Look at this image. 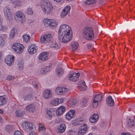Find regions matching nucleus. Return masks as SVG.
<instances>
[{
    "label": "nucleus",
    "instance_id": "nucleus-1",
    "mask_svg": "<svg viewBox=\"0 0 135 135\" xmlns=\"http://www.w3.org/2000/svg\"><path fill=\"white\" fill-rule=\"evenodd\" d=\"M58 34L59 40L63 43H67L70 41L73 37V32L71 27L65 24L60 26Z\"/></svg>",
    "mask_w": 135,
    "mask_h": 135
},
{
    "label": "nucleus",
    "instance_id": "nucleus-2",
    "mask_svg": "<svg viewBox=\"0 0 135 135\" xmlns=\"http://www.w3.org/2000/svg\"><path fill=\"white\" fill-rule=\"evenodd\" d=\"M82 34L84 38L88 40H91L94 37V32L90 27H85L82 30Z\"/></svg>",
    "mask_w": 135,
    "mask_h": 135
},
{
    "label": "nucleus",
    "instance_id": "nucleus-3",
    "mask_svg": "<svg viewBox=\"0 0 135 135\" xmlns=\"http://www.w3.org/2000/svg\"><path fill=\"white\" fill-rule=\"evenodd\" d=\"M43 11L46 14L51 13L53 9V7L49 2L44 1L41 6Z\"/></svg>",
    "mask_w": 135,
    "mask_h": 135
},
{
    "label": "nucleus",
    "instance_id": "nucleus-4",
    "mask_svg": "<svg viewBox=\"0 0 135 135\" xmlns=\"http://www.w3.org/2000/svg\"><path fill=\"white\" fill-rule=\"evenodd\" d=\"M22 126L26 131H34L36 129L35 126L32 123L26 122L23 123Z\"/></svg>",
    "mask_w": 135,
    "mask_h": 135
},
{
    "label": "nucleus",
    "instance_id": "nucleus-5",
    "mask_svg": "<svg viewBox=\"0 0 135 135\" xmlns=\"http://www.w3.org/2000/svg\"><path fill=\"white\" fill-rule=\"evenodd\" d=\"M24 47L22 45L19 43H15L13 45L12 48L15 52L17 53L20 54L23 51Z\"/></svg>",
    "mask_w": 135,
    "mask_h": 135
},
{
    "label": "nucleus",
    "instance_id": "nucleus-6",
    "mask_svg": "<svg viewBox=\"0 0 135 135\" xmlns=\"http://www.w3.org/2000/svg\"><path fill=\"white\" fill-rule=\"evenodd\" d=\"M24 15L21 11H18L16 13L15 16V20L18 22L22 23L25 18Z\"/></svg>",
    "mask_w": 135,
    "mask_h": 135
},
{
    "label": "nucleus",
    "instance_id": "nucleus-7",
    "mask_svg": "<svg viewBox=\"0 0 135 135\" xmlns=\"http://www.w3.org/2000/svg\"><path fill=\"white\" fill-rule=\"evenodd\" d=\"M45 21L44 25L46 27L49 26L51 28H55L57 25L56 21L54 20L46 19Z\"/></svg>",
    "mask_w": 135,
    "mask_h": 135
},
{
    "label": "nucleus",
    "instance_id": "nucleus-8",
    "mask_svg": "<svg viewBox=\"0 0 135 135\" xmlns=\"http://www.w3.org/2000/svg\"><path fill=\"white\" fill-rule=\"evenodd\" d=\"M102 98V95L100 94H97L94 97L93 103V106L94 108L97 107L98 103L101 101Z\"/></svg>",
    "mask_w": 135,
    "mask_h": 135
},
{
    "label": "nucleus",
    "instance_id": "nucleus-9",
    "mask_svg": "<svg viewBox=\"0 0 135 135\" xmlns=\"http://www.w3.org/2000/svg\"><path fill=\"white\" fill-rule=\"evenodd\" d=\"M52 39V36L51 34L45 35L41 38V42L42 43H46L49 42Z\"/></svg>",
    "mask_w": 135,
    "mask_h": 135
},
{
    "label": "nucleus",
    "instance_id": "nucleus-10",
    "mask_svg": "<svg viewBox=\"0 0 135 135\" xmlns=\"http://www.w3.org/2000/svg\"><path fill=\"white\" fill-rule=\"evenodd\" d=\"M15 60L14 56L12 55H8L5 60V62L9 66H10L14 63Z\"/></svg>",
    "mask_w": 135,
    "mask_h": 135
},
{
    "label": "nucleus",
    "instance_id": "nucleus-11",
    "mask_svg": "<svg viewBox=\"0 0 135 135\" xmlns=\"http://www.w3.org/2000/svg\"><path fill=\"white\" fill-rule=\"evenodd\" d=\"M79 76V73H73L71 75H69V79L73 82H75L78 80Z\"/></svg>",
    "mask_w": 135,
    "mask_h": 135
},
{
    "label": "nucleus",
    "instance_id": "nucleus-12",
    "mask_svg": "<svg viewBox=\"0 0 135 135\" xmlns=\"http://www.w3.org/2000/svg\"><path fill=\"white\" fill-rule=\"evenodd\" d=\"M37 48L36 45L33 44H31L28 46V51L31 54L35 53L37 51Z\"/></svg>",
    "mask_w": 135,
    "mask_h": 135
},
{
    "label": "nucleus",
    "instance_id": "nucleus-13",
    "mask_svg": "<svg viewBox=\"0 0 135 135\" xmlns=\"http://www.w3.org/2000/svg\"><path fill=\"white\" fill-rule=\"evenodd\" d=\"M67 90V89L64 87H58L55 90V92L57 94L61 95L65 94Z\"/></svg>",
    "mask_w": 135,
    "mask_h": 135
},
{
    "label": "nucleus",
    "instance_id": "nucleus-14",
    "mask_svg": "<svg viewBox=\"0 0 135 135\" xmlns=\"http://www.w3.org/2000/svg\"><path fill=\"white\" fill-rule=\"evenodd\" d=\"M4 12L5 15L7 17L8 19L12 18V15L10 9L8 7H6L4 9Z\"/></svg>",
    "mask_w": 135,
    "mask_h": 135
},
{
    "label": "nucleus",
    "instance_id": "nucleus-15",
    "mask_svg": "<svg viewBox=\"0 0 135 135\" xmlns=\"http://www.w3.org/2000/svg\"><path fill=\"white\" fill-rule=\"evenodd\" d=\"M75 111L74 110H71L66 114V118L68 120H70L71 119L75 117Z\"/></svg>",
    "mask_w": 135,
    "mask_h": 135
},
{
    "label": "nucleus",
    "instance_id": "nucleus-16",
    "mask_svg": "<svg viewBox=\"0 0 135 135\" xmlns=\"http://www.w3.org/2000/svg\"><path fill=\"white\" fill-rule=\"evenodd\" d=\"M87 125L86 124H84L83 126H81V128H80L78 132V135H83L85 133L87 130Z\"/></svg>",
    "mask_w": 135,
    "mask_h": 135
},
{
    "label": "nucleus",
    "instance_id": "nucleus-17",
    "mask_svg": "<svg viewBox=\"0 0 135 135\" xmlns=\"http://www.w3.org/2000/svg\"><path fill=\"white\" fill-rule=\"evenodd\" d=\"M35 106L33 104H31L26 106L25 109L27 111L31 113H34L35 110Z\"/></svg>",
    "mask_w": 135,
    "mask_h": 135
},
{
    "label": "nucleus",
    "instance_id": "nucleus-18",
    "mask_svg": "<svg viewBox=\"0 0 135 135\" xmlns=\"http://www.w3.org/2000/svg\"><path fill=\"white\" fill-rule=\"evenodd\" d=\"M70 9V6H69L65 7L62 12L61 15V17L63 18L65 17L69 13Z\"/></svg>",
    "mask_w": 135,
    "mask_h": 135
},
{
    "label": "nucleus",
    "instance_id": "nucleus-19",
    "mask_svg": "<svg viewBox=\"0 0 135 135\" xmlns=\"http://www.w3.org/2000/svg\"><path fill=\"white\" fill-rule=\"evenodd\" d=\"M87 87L85 85L84 81L83 80H81L78 84V88L80 91H83L86 89Z\"/></svg>",
    "mask_w": 135,
    "mask_h": 135
},
{
    "label": "nucleus",
    "instance_id": "nucleus-20",
    "mask_svg": "<svg viewBox=\"0 0 135 135\" xmlns=\"http://www.w3.org/2000/svg\"><path fill=\"white\" fill-rule=\"evenodd\" d=\"M48 54L46 52H43L40 54L38 56V59L42 61H45L48 59Z\"/></svg>",
    "mask_w": 135,
    "mask_h": 135
},
{
    "label": "nucleus",
    "instance_id": "nucleus-21",
    "mask_svg": "<svg viewBox=\"0 0 135 135\" xmlns=\"http://www.w3.org/2000/svg\"><path fill=\"white\" fill-rule=\"evenodd\" d=\"M66 110L65 107L64 106H61L57 109L56 113L57 115H60L63 114Z\"/></svg>",
    "mask_w": 135,
    "mask_h": 135
},
{
    "label": "nucleus",
    "instance_id": "nucleus-22",
    "mask_svg": "<svg viewBox=\"0 0 135 135\" xmlns=\"http://www.w3.org/2000/svg\"><path fill=\"white\" fill-rule=\"evenodd\" d=\"M106 103L109 106H113L114 104V101L110 96H109L107 99Z\"/></svg>",
    "mask_w": 135,
    "mask_h": 135
},
{
    "label": "nucleus",
    "instance_id": "nucleus-23",
    "mask_svg": "<svg viewBox=\"0 0 135 135\" xmlns=\"http://www.w3.org/2000/svg\"><path fill=\"white\" fill-rule=\"evenodd\" d=\"M64 69L60 67L57 68L56 70V74L57 76L61 77L64 73Z\"/></svg>",
    "mask_w": 135,
    "mask_h": 135
},
{
    "label": "nucleus",
    "instance_id": "nucleus-24",
    "mask_svg": "<svg viewBox=\"0 0 135 135\" xmlns=\"http://www.w3.org/2000/svg\"><path fill=\"white\" fill-rule=\"evenodd\" d=\"M44 97L46 99L51 97L52 95V92L49 90H47L44 91Z\"/></svg>",
    "mask_w": 135,
    "mask_h": 135
},
{
    "label": "nucleus",
    "instance_id": "nucleus-25",
    "mask_svg": "<svg viewBox=\"0 0 135 135\" xmlns=\"http://www.w3.org/2000/svg\"><path fill=\"white\" fill-rule=\"evenodd\" d=\"M99 119L98 116L97 114H94L92 117L90 119V121L92 123L96 122Z\"/></svg>",
    "mask_w": 135,
    "mask_h": 135
},
{
    "label": "nucleus",
    "instance_id": "nucleus-26",
    "mask_svg": "<svg viewBox=\"0 0 135 135\" xmlns=\"http://www.w3.org/2000/svg\"><path fill=\"white\" fill-rule=\"evenodd\" d=\"M66 128V126L64 124H60L57 128L59 132L60 133H63L65 130Z\"/></svg>",
    "mask_w": 135,
    "mask_h": 135
},
{
    "label": "nucleus",
    "instance_id": "nucleus-27",
    "mask_svg": "<svg viewBox=\"0 0 135 135\" xmlns=\"http://www.w3.org/2000/svg\"><path fill=\"white\" fill-rule=\"evenodd\" d=\"M17 30L16 29L13 28L11 31L9 35V38L10 39H12L14 38L15 34L16 33Z\"/></svg>",
    "mask_w": 135,
    "mask_h": 135
},
{
    "label": "nucleus",
    "instance_id": "nucleus-28",
    "mask_svg": "<svg viewBox=\"0 0 135 135\" xmlns=\"http://www.w3.org/2000/svg\"><path fill=\"white\" fill-rule=\"evenodd\" d=\"M78 46V44L76 42H73L71 43V47L72 50L74 51L76 50Z\"/></svg>",
    "mask_w": 135,
    "mask_h": 135
},
{
    "label": "nucleus",
    "instance_id": "nucleus-29",
    "mask_svg": "<svg viewBox=\"0 0 135 135\" xmlns=\"http://www.w3.org/2000/svg\"><path fill=\"white\" fill-rule=\"evenodd\" d=\"M16 115L17 117H22L25 113V112L22 110L19 109L16 111Z\"/></svg>",
    "mask_w": 135,
    "mask_h": 135
},
{
    "label": "nucleus",
    "instance_id": "nucleus-30",
    "mask_svg": "<svg viewBox=\"0 0 135 135\" xmlns=\"http://www.w3.org/2000/svg\"><path fill=\"white\" fill-rule=\"evenodd\" d=\"M6 103V98L2 96H0V106L4 105Z\"/></svg>",
    "mask_w": 135,
    "mask_h": 135
},
{
    "label": "nucleus",
    "instance_id": "nucleus-31",
    "mask_svg": "<svg viewBox=\"0 0 135 135\" xmlns=\"http://www.w3.org/2000/svg\"><path fill=\"white\" fill-rule=\"evenodd\" d=\"M23 38L24 41L25 42H28L30 41V37L28 35H24L23 36Z\"/></svg>",
    "mask_w": 135,
    "mask_h": 135
},
{
    "label": "nucleus",
    "instance_id": "nucleus-32",
    "mask_svg": "<svg viewBox=\"0 0 135 135\" xmlns=\"http://www.w3.org/2000/svg\"><path fill=\"white\" fill-rule=\"evenodd\" d=\"M128 125L130 127L133 126L135 125V121L133 119H129L128 122Z\"/></svg>",
    "mask_w": 135,
    "mask_h": 135
},
{
    "label": "nucleus",
    "instance_id": "nucleus-33",
    "mask_svg": "<svg viewBox=\"0 0 135 135\" xmlns=\"http://www.w3.org/2000/svg\"><path fill=\"white\" fill-rule=\"evenodd\" d=\"M55 110L53 108H50L49 110H47V114L50 117H52L53 115V112H55Z\"/></svg>",
    "mask_w": 135,
    "mask_h": 135
},
{
    "label": "nucleus",
    "instance_id": "nucleus-34",
    "mask_svg": "<svg viewBox=\"0 0 135 135\" xmlns=\"http://www.w3.org/2000/svg\"><path fill=\"white\" fill-rule=\"evenodd\" d=\"M11 2L13 4H16V6H20L21 2L19 0H10Z\"/></svg>",
    "mask_w": 135,
    "mask_h": 135
},
{
    "label": "nucleus",
    "instance_id": "nucleus-35",
    "mask_svg": "<svg viewBox=\"0 0 135 135\" xmlns=\"http://www.w3.org/2000/svg\"><path fill=\"white\" fill-rule=\"evenodd\" d=\"M51 105L56 106L59 104V102L57 101V100L55 99H53L51 100L50 102Z\"/></svg>",
    "mask_w": 135,
    "mask_h": 135
},
{
    "label": "nucleus",
    "instance_id": "nucleus-36",
    "mask_svg": "<svg viewBox=\"0 0 135 135\" xmlns=\"http://www.w3.org/2000/svg\"><path fill=\"white\" fill-rule=\"evenodd\" d=\"M32 97V96L31 94L27 95L24 97V100H25L29 101Z\"/></svg>",
    "mask_w": 135,
    "mask_h": 135
},
{
    "label": "nucleus",
    "instance_id": "nucleus-37",
    "mask_svg": "<svg viewBox=\"0 0 135 135\" xmlns=\"http://www.w3.org/2000/svg\"><path fill=\"white\" fill-rule=\"evenodd\" d=\"M50 46L52 47L57 48L58 47V46L56 42L55 41H53L52 42L50 45Z\"/></svg>",
    "mask_w": 135,
    "mask_h": 135
},
{
    "label": "nucleus",
    "instance_id": "nucleus-38",
    "mask_svg": "<svg viewBox=\"0 0 135 135\" xmlns=\"http://www.w3.org/2000/svg\"><path fill=\"white\" fill-rule=\"evenodd\" d=\"M77 120L75 122H74L73 123L74 125H80L83 123L84 121L82 120H78L77 121Z\"/></svg>",
    "mask_w": 135,
    "mask_h": 135
},
{
    "label": "nucleus",
    "instance_id": "nucleus-39",
    "mask_svg": "<svg viewBox=\"0 0 135 135\" xmlns=\"http://www.w3.org/2000/svg\"><path fill=\"white\" fill-rule=\"evenodd\" d=\"M18 68L21 70H22L23 68V63L22 61H21L18 63Z\"/></svg>",
    "mask_w": 135,
    "mask_h": 135
},
{
    "label": "nucleus",
    "instance_id": "nucleus-40",
    "mask_svg": "<svg viewBox=\"0 0 135 135\" xmlns=\"http://www.w3.org/2000/svg\"><path fill=\"white\" fill-rule=\"evenodd\" d=\"M50 69H47L46 68H43L40 70V72L42 74H45L47 71H49Z\"/></svg>",
    "mask_w": 135,
    "mask_h": 135
},
{
    "label": "nucleus",
    "instance_id": "nucleus-41",
    "mask_svg": "<svg viewBox=\"0 0 135 135\" xmlns=\"http://www.w3.org/2000/svg\"><path fill=\"white\" fill-rule=\"evenodd\" d=\"M12 128L11 126L7 125L6 126L5 130L7 132H9L12 129Z\"/></svg>",
    "mask_w": 135,
    "mask_h": 135
},
{
    "label": "nucleus",
    "instance_id": "nucleus-42",
    "mask_svg": "<svg viewBox=\"0 0 135 135\" xmlns=\"http://www.w3.org/2000/svg\"><path fill=\"white\" fill-rule=\"evenodd\" d=\"M71 103L70 104H71L72 106L74 107L75 106L76 103V102L75 100V99H74L72 101H70Z\"/></svg>",
    "mask_w": 135,
    "mask_h": 135
},
{
    "label": "nucleus",
    "instance_id": "nucleus-43",
    "mask_svg": "<svg viewBox=\"0 0 135 135\" xmlns=\"http://www.w3.org/2000/svg\"><path fill=\"white\" fill-rule=\"evenodd\" d=\"M27 13L28 14H31L33 13V12L32 9L30 8H28L27 10Z\"/></svg>",
    "mask_w": 135,
    "mask_h": 135
},
{
    "label": "nucleus",
    "instance_id": "nucleus-44",
    "mask_svg": "<svg viewBox=\"0 0 135 135\" xmlns=\"http://www.w3.org/2000/svg\"><path fill=\"white\" fill-rule=\"evenodd\" d=\"M14 135H22V134L20 131H16L15 132Z\"/></svg>",
    "mask_w": 135,
    "mask_h": 135
},
{
    "label": "nucleus",
    "instance_id": "nucleus-45",
    "mask_svg": "<svg viewBox=\"0 0 135 135\" xmlns=\"http://www.w3.org/2000/svg\"><path fill=\"white\" fill-rule=\"evenodd\" d=\"M39 127H40V129L41 130H43L44 131L45 130V128L44 126H43L42 125L40 124Z\"/></svg>",
    "mask_w": 135,
    "mask_h": 135
},
{
    "label": "nucleus",
    "instance_id": "nucleus-46",
    "mask_svg": "<svg viewBox=\"0 0 135 135\" xmlns=\"http://www.w3.org/2000/svg\"><path fill=\"white\" fill-rule=\"evenodd\" d=\"M85 4L87 5L91 4V3L90 2V0H86L85 1Z\"/></svg>",
    "mask_w": 135,
    "mask_h": 135
},
{
    "label": "nucleus",
    "instance_id": "nucleus-47",
    "mask_svg": "<svg viewBox=\"0 0 135 135\" xmlns=\"http://www.w3.org/2000/svg\"><path fill=\"white\" fill-rule=\"evenodd\" d=\"M81 102L83 104H85L87 102L86 99L85 98L81 100Z\"/></svg>",
    "mask_w": 135,
    "mask_h": 135
},
{
    "label": "nucleus",
    "instance_id": "nucleus-48",
    "mask_svg": "<svg viewBox=\"0 0 135 135\" xmlns=\"http://www.w3.org/2000/svg\"><path fill=\"white\" fill-rule=\"evenodd\" d=\"M92 46V44H89L87 45V47L88 49H91Z\"/></svg>",
    "mask_w": 135,
    "mask_h": 135
},
{
    "label": "nucleus",
    "instance_id": "nucleus-49",
    "mask_svg": "<svg viewBox=\"0 0 135 135\" xmlns=\"http://www.w3.org/2000/svg\"><path fill=\"white\" fill-rule=\"evenodd\" d=\"M57 101L58 102H59V104L60 103H61L62 102H63L64 100L63 99H59L58 100H57Z\"/></svg>",
    "mask_w": 135,
    "mask_h": 135
},
{
    "label": "nucleus",
    "instance_id": "nucleus-50",
    "mask_svg": "<svg viewBox=\"0 0 135 135\" xmlns=\"http://www.w3.org/2000/svg\"><path fill=\"white\" fill-rule=\"evenodd\" d=\"M12 79V76L10 75H9L7 78V79L8 80H10Z\"/></svg>",
    "mask_w": 135,
    "mask_h": 135
},
{
    "label": "nucleus",
    "instance_id": "nucleus-51",
    "mask_svg": "<svg viewBox=\"0 0 135 135\" xmlns=\"http://www.w3.org/2000/svg\"><path fill=\"white\" fill-rule=\"evenodd\" d=\"M97 0H90V2L91 3V4L95 3Z\"/></svg>",
    "mask_w": 135,
    "mask_h": 135
},
{
    "label": "nucleus",
    "instance_id": "nucleus-52",
    "mask_svg": "<svg viewBox=\"0 0 135 135\" xmlns=\"http://www.w3.org/2000/svg\"><path fill=\"white\" fill-rule=\"evenodd\" d=\"M29 135H36V134L34 132H31L30 133Z\"/></svg>",
    "mask_w": 135,
    "mask_h": 135
},
{
    "label": "nucleus",
    "instance_id": "nucleus-53",
    "mask_svg": "<svg viewBox=\"0 0 135 135\" xmlns=\"http://www.w3.org/2000/svg\"><path fill=\"white\" fill-rule=\"evenodd\" d=\"M52 64H50L49 66H47L46 68L47 69H49V68L51 66H52Z\"/></svg>",
    "mask_w": 135,
    "mask_h": 135
},
{
    "label": "nucleus",
    "instance_id": "nucleus-54",
    "mask_svg": "<svg viewBox=\"0 0 135 135\" xmlns=\"http://www.w3.org/2000/svg\"><path fill=\"white\" fill-rule=\"evenodd\" d=\"M55 1L57 2H61L62 0H54Z\"/></svg>",
    "mask_w": 135,
    "mask_h": 135
},
{
    "label": "nucleus",
    "instance_id": "nucleus-55",
    "mask_svg": "<svg viewBox=\"0 0 135 135\" xmlns=\"http://www.w3.org/2000/svg\"><path fill=\"white\" fill-rule=\"evenodd\" d=\"M3 113V112L1 109H0V113L2 114Z\"/></svg>",
    "mask_w": 135,
    "mask_h": 135
},
{
    "label": "nucleus",
    "instance_id": "nucleus-56",
    "mask_svg": "<svg viewBox=\"0 0 135 135\" xmlns=\"http://www.w3.org/2000/svg\"><path fill=\"white\" fill-rule=\"evenodd\" d=\"M110 135H114V134L113 133V132H111L110 133Z\"/></svg>",
    "mask_w": 135,
    "mask_h": 135
},
{
    "label": "nucleus",
    "instance_id": "nucleus-57",
    "mask_svg": "<svg viewBox=\"0 0 135 135\" xmlns=\"http://www.w3.org/2000/svg\"><path fill=\"white\" fill-rule=\"evenodd\" d=\"M35 87L36 88H38V85L37 84H36L35 85Z\"/></svg>",
    "mask_w": 135,
    "mask_h": 135
},
{
    "label": "nucleus",
    "instance_id": "nucleus-58",
    "mask_svg": "<svg viewBox=\"0 0 135 135\" xmlns=\"http://www.w3.org/2000/svg\"><path fill=\"white\" fill-rule=\"evenodd\" d=\"M2 1H3L2 0H0V4L2 2Z\"/></svg>",
    "mask_w": 135,
    "mask_h": 135
},
{
    "label": "nucleus",
    "instance_id": "nucleus-59",
    "mask_svg": "<svg viewBox=\"0 0 135 135\" xmlns=\"http://www.w3.org/2000/svg\"><path fill=\"white\" fill-rule=\"evenodd\" d=\"M127 135H131L130 133H126Z\"/></svg>",
    "mask_w": 135,
    "mask_h": 135
},
{
    "label": "nucleus",
    "instance_id": "nucleus-60",
    "mask_svg": "<svg viewBox=\"0 0 135 135\" xmlns=\"http://www.w3.org/2000/svg\"><path fill=\"white\" fill-rule=\"evenodd\" d=\"M65 0L66 1H72V0Z\"/></svg>",
    "mask_w": 135,
    "mask_h": 135
},
{
    "label": "nucleus",
    "instance_id": "nucleus-61",
    "mask_svg": "<svg viewBox=\"0 0 135 135\" xmlns=\"http://www.w3.org/2000/svg\"><path fill=\"white\" fill-rule=\"evenodd\" d=\"M88 135H92L91 133H90Z\"/></svg>",
    "mask_w": 135,
    "mask_h": 135
},
{
    "label": "nucleus",
    "instance_id": "nucleus-62",
    "mask_svg": "<svg viewBox=\"0 0 135 135\" xmlns=\"http://www.w3.org/2000/svg\"><path fill=\"white\" fill-rule=\"evenodd\" d=\"M2 119V118L1 117H0V119Z\"/></svg>",
    "mask_w": 135,
    "mask_h": 135
}]
</instances>
